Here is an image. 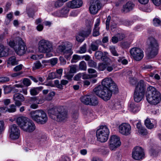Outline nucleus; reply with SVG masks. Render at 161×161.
<instances>
[{"mask_svg":"<svg viewBox=\"0 0 161 161\" xmlns=\"http://www.w3.org/2000/svg\"><path fill=\"white\" fill-rule=\"evenodd\" d=\"M48 114L50 118L57 122H64L67 118V112L60 106H55L49 108L48 110Z\"/></svg>","mask_w":161,"mask_h":161,"instance_id":"obj_1","label":"nucleus"},{"mask_svg":"<svg viewBox=\"0 0 161 161\" xmlns=\"http://www.w3.org/2000/svg\"><path fill=\"white\" fill-rule=\"evenodd\" d=\"M147 45L148 47L146 52L147 58L148 59L153 58L158 53V42L153 37H149L148 39Z\"/></svg>","mask_w":161,"mask_h":161,"instance_id":"obj_2","label":"nucleus"},{"mask_svg":"<svg viewBox=\"0 0 161 161\" xmlns=\"http://www.w3.org/2000/svg\"><path fill=\"white\" fill-rule=\"evenodd\" d=\"M146 96L147 101L151 105H156L159 103L161 100V94L152 86L147 87Z\"/></svg>","mask_w":161,"mask_h":161,"instance_id":"obj_3","label":"nucleus"},{"mask_svg":"<svg viewBox=\"0 0 161 161\" xmlns=\"http://www.w3.org/2000/svg\"><path fill=\"white\" fill-rule=\"evenodd\" d=\"M30 115L32 119L38 124H44L47 121V115L42 110L32 111L30 112Z\"/></svg>","mask_w":161,"mask_h":161,"instance_id":"obj_4","label":"nucleus"},{"mask_svg":"<svg viewBox=\"0 0 161 161\" xmlns=\"http://www.w3.org/2000/svg\"><path fill=\"white\" fill-rule=\"evenodd\" d=\"M9 45L13 48L16 53L19 55L24 54L27 49L25 43L19 37L17 38L15 41H10Z\"/></svg>","mask_w":161,"mask_h":161,"instance_id":"obj_5","label":"nucleus"},{"mask_svg":"<svg viewBox=\"0 0 161 161\" xmlns=\"http://www.w3.org/2000/svg\"><path fill=\"white\" fill-rule=\"evenodd\" d=\"M94 93L105 101L109 100L111 98L113 91L108 89L103 88V86L99 85L93 89Z\"/></svg>","mask_w":161,"mask_h":161,"instance_id":"obj_6","label":"nucleus"},{"mask_svg":"<svg viewBox=\"0 0 161 161\" xmlns=\"http://www.w3.org/2000/svg\"><path fill=\"white\" fill-rule=\"evenodd\" d=\"M109 132L106 126H101L96 131V136L98 141L101 142H106L108 139Z\"/></svg>","mask_w":161,"mask_h":161,"instance_id":"obj_7","label":"nucleus"},{"mask_svg":"<svg viewBox=\"0 0 161 161\" xmlns=\"http://www.w3.org/2000/svg\"><path fill=\"white\" fill-rule=\"evenodd\" d=\"M103 88L111 90L113 91L114 93H116L118 91L116 84L111 78H106L102 82V85Z\"/></svg>","mask_w":161,"mask_h":161,"instance_id":"obj_8","label":"nucleus"},{"mask_svg":"<svg viewBox=\"0 0 161 161\" xmlns=\"http://www.w3.org/2000/svg\"><path fill=\"white\" fill-rule=\"evenodd\" d=\"M38 50L40 52L42 53L50 52L52 49V45L49 41L42 40L39 42Z\"/></svg>","mask_w":161,"mask_h":161,"instance_id":"obj_9","label":"nucleus"},{"mask_svg":"<svg viewBox=\"0 0 161 161\" xmlns=\"http://www.w3.org/2000/svg\"><path fill=\"white\" fill-rule=\"evenodd\" d=\"M80 100L82 103L87 105L96 106L98 103L97 97L92 95L82 97Z\"/></svg>","mask_w":161,"mask_h":161,"instance_id":"obj_10","label":"nucleus"},{"mask_svg":"<svg viewBox=\"0 0 161 161\" xmlns=\"http://www.w3.org/2000/svg\"><path fill=\"white\" fill-rule=\"evenodd\" d=\"M132 155L134 159L139 160L144 158L145 156L144 149L139 146H137L134 148Z\"/></svg>","mask_w":161,"mask_h":161,"instance_id":"obj_11","label":"nucleus"},{"mask_svg":"<svg viewBox=\"0 0 161 161\" xmlns=\"http://www.w3.org/2000/svg\"><path fill=\"white\" fill-rule=\"evenodd\" d=\"M104 5L102 4L99 0H92L89 8L90 13L95 14L100 10Z\"/></svg>","mask_w":161,"mask_h":161,"instance_id":"obj_12","label":"nucleus"},{"mask_svg":"<svg viewBox=\"0 0 161 161\" xmlns=\"http://www.w3.org/2000/svg\"><path fill=\"white\" fill-rule=\"evenodd\" d=\"M131 56L136 61L141 60L144 56L143 52L140 48L133 47L130 51Z\"/></svg>","mask_w":161,"mask_h":161,"instance_id":"obj_13","label":"nucleus"},{"mask_svg":"<svg viewBox=\"0 0 161 161\" xmlns=\"http://www.w3.org/2000/svg\"><path fill=\"white\" fill-rule=\"evenodd\" d=\"M109 143V147L111 150H115L121 144L119 137L115 135H112L110 137Z\"/></svg>","mask_w":161,"mask_h":161,"instance_id":"obj_14","label":"nucleus"},{"mask_svg":"<svg viewBox=\"0 0 161 161\" xmlns=\"http://www.w3.org/2000/svg\"><path fill=\"white\" fill-rule=\"evenodd\" d=\"M9 128L10 130V138L12 139H18L19 136L20 130L16 125L14 124L11 125Z\"/></svg>","mask_w":161,"mask_h":161,"instance_id":"obj_15","label":"nucleus"},{"mask_svg":"<svg viewBox=\"0 0 161 161\" xmlns=\"http://www.w3.org/2000/svg\"><path fill=\"white\" fill-rule=\"evenodd\" d=\"M119 131L121 134L125 136H128L131 132V127L128 124L123 123L119 127Z\"/></svg>","mask_w":161,"mask_h":161,"instance_id":"obj_16","label":"nucleus"},{"mask_svg":"<svg viewBox=\"0 0 161 161\" xmlns=\"http://www.w3.org/2000/svg\"><path fill=\"white\" fill-rule=\"evenodd\" d=\"M72 47V44L71 43L66 42H63L61 45L58 46V50L60 52L63 54L65 52H67V50L71 49Z\"/></svg>","mask_w":161,"mask_h":161,"instance_id":"obj_17","label":"nucleus"},{"mask_svg":"<svg viewBox=\"0 0 161 161\" xmlns=\"http://www.w3.org/2000/svg\"><path fill=\"white\" fill-rule=\"evenodd\" d=\"M14 100L15 105L18 107L22 105V102L25 100L23 95L19 93H15L13 96Z\"/></svg>","mask_w":161,"mask_h":161,"instance_id":"obj_18","label":"nucleus"},{"mask_svg":"<svg viewBox=\"0 0 161 161\" xmlns=\"http://www.w3.org/2000/svg\"><path fill=\"white\" fill-rule=\"evenodd\" d=\"M36 126L34 123L32 122L28 121L22 130L28 132H31L35 129Z\"/></svg>","mask_w":161,"mask_h":161,"instance_id":"obj_19","label":"nucleus"},{"mask_svg":"<svg viewBox=\"0 0 161 161\" xmlns=\"http://www.w3.org/2000/svg\"><path fill=\"white\" fill-rule=\"evenodd\" d=\"M69 11L68 7H65L62 8L60 10L54 13L53 14L58 17H66L68 16Z\"/></svg>","mask_w":161,"mask_h":161,"instance_id":"obj_20","label":"nucleus"},{"mask_svg":"<svg viewBox=\"0 0 161 161\" xmlns=\"http://www.w3.org/2000/svg\"><path fill=\"white\" fill-rule=\"evenodd\" d=\"M82 4L83 2L81 0H72L67 3V6L69 7L75 8L80 7Z\"/></svg>","mask_w":161,"mask_h":161,"instance_id":"obj_21","label":"nucleus"},{"mask_svg":"<svg viewBox=\"0 0 161 161\" xmlns=\"http://www.w3.org/2000/svg\"><path fill=\"white\" fill-rule=\"evenodd\" d=\"M146 85L144 81L141 80L136 86L134 91L145 93Z\"/></svg>","mask_w":161,"mask_h":161,"instance_id":"obj_22","label":"nucleus"},{"mask_svg":"<svg viewBox=\"0 0 161 161\" xmlns=\"http://www.w3.org/2000/svg\"><path fill=\"white\" fill-rule=\"evenodd\" d=\"M100 24V19L97 18L96 19L94 28L93 30L92 35L93 36L97 37L99 36L100 34L99 32L100 27H99Z\"/></svg>","mask_w":161,"mask_h":161,"instance_id":"obj_23","label":"nucleus"},{"mask_svg":"<svg viewBox=\"0 0 161 161\" xmlns=\"http://www.w3.org/2000/svg\"><path fill=\"white\" fill-rule=\"evenodd\" d=\"M144 93L134 91V98L135 102L138 103L140 102L144 98Z\"/></svg>","mask_w":161,"mask_h":161,"instance_id":"obj_24","label":"nucleus"},{"mask_svg":"<svg viewBox=\"0 0 161 161\" xmlns=\"http://www.w3.org/2000/svg\"><path fill=\"white\" fill-rule=\"evenodd\" d=\"M134 7V4L131 2H128L125 5L123 6L122 11L124 13H127L131 10Z\"/></svg>","mask_w":161,"mask_h":161,"instance_id":"obj_25","label":"nucleus"},{"mask_svg":"<svg viewBox=\"0 0 161 161\" xmlns=\"http://www.w3.org/2000/svg\"><path fill=\"white\" fill-rule=\"evenodd\" d=\"M28 121L27 118L25 117H19L16 119V122L21 129Z\"/></svg>","mask_w":161,"mask_h":161,"instance_id":"obj_26","label":"nucleus"},{"mask_svg":"<svg viewBox=\"0 0 161 161\" xmlns=\"http://www.w3.org/2000/svg\"><path fill=\"white\" fill-rule=\"evenodd\" d=\"M88 23L89 25L87 29L79 32L80 34L84 37H88L91 34L92 31L91 25H90L91 22L88 21Z\"/></svg>","mask_w":161,"mask_h":161,"instance_id":"obj_27","label":"nucleus"},{"mask_svg":"<svg viewBox=\"0 0 161 161\" xmlns=\"http://www.w3.org/2000/svg\"><path fill=\"white\" fill-rule=\"evenodd\" d=\"M43 87H42L33 88L30 90L31 94L33 96L36 95L38 94L39 92L41 91L43 89Z\"/></svg>","mask_w":161,"mask_h":161,"instance_id":"obj_28","label":"nucleus"},{"mask_svg":"<svg viewBox=\"0 0 161 161\" xmlns=\"http://www.w3.org/2000/svg\"><path fill=\"white\" fill-rule=\"evenodd\" d=\"M129 109L133 113H136L139 110L138 106L134 103H132L130 104Z\"/></svg>","mask_w":161,"mask_h":161,"instance_id":"obj_29","label":"nucleus"},{"mask_svg":"<svg viewBox=\"0 0 161 161\" xmlns=\"http://www.w3.org/2000/svg\"><path fill=\"white\" fill-rule=\"evenodd\" d=\"M8 64L12 65H17L18 64V61L16 60L15 56H12L8 59Z\"/></svg>","mask_w":161,"mask_h":161,"instance_id":"obj_30","label":"nucleus"},{"mask_svg":"<svg viewBox=\"0 0 161 161\" xmlns=\"http://www.w3.org/2000/svg\"><path fill=\"white\" fill-rule=\"evenodd\" d=\"M116 67V65L114 63H112L111 64L110 63H107V70L108 72H111L115 69Z\"/></svg>","mask_w":161,"mask_h":161,"instance_id":"obj_31","label":"nucleus"},{"mask_svg":"<svg viewBox=\"0 0 161 161\" xmlns=\"http://www.w3.org/2000/svg\"><path fill=\"white\" fill-rule=\"evenodd\" d=\"M8 55V53L5 50L4 46L0 45V57L6 56Z\"/></svg>","mask_w":161,"mask_h":161,"instance_id":"obj_32","label":"nucleus"},{"mask_svg":"<svg viewBox=\"0 0 161 161\" xmlns=\"http://www.w3.org/2000/svg\"><path fill=\"white\" fill-rule=\"evenodd\" d=\"M145 124L146 126L148 129H151L154 127V124L151 122L150 119H146L145 121Z\"/></svg>","mask_w":161,"mask_h":161,"instance_id":"obj_33","label":"nucleus"},{"mask_svg":"<svg viewBox=\"0 0 161 161\" xmlns=\"http://www.w3.org/2000/svg\"><path fill=\"white\" fill-rule=\"evenodd\" d=\"M107 63H100L98 64V69L99 71H104L107 68Z\"/></svg>","mask_w":161,"mask_h":161,"instance_id":"obj_34","label":"nucleus"},{"mask_svg":"<svg viewBox=\"0 0 161 161\" xmlns=\"http://www.w3.org/2000/svg\"><path fill=\"white\" fill-rule=\"evenodd\" d=\"M87 66L86 62L84 61H81L79 64V68L80 69L83 70H86Z\"/></svg>","mask_w":161,"mask_h":161,"instance_id":"obj_35","label":"nucleus"},{"mask_svg":"<svg viewBox=\"0 0 161 161\" xmlns=\"http://www.w3.org/2000/svg\"><path fill=\"white\" fill-rule=\"evenodd\" d=\"M67 50V52H65V53L63 54L64 55L65 58L67 59H68L70 58L73 52L71 51V49H70Z\"/></svg>","mask_w":161,"mask_h":161,"instance_id":"obj_36","label":"nucleus"},{"mask_svg":"<svg viewBox=\"0 0 161 161\" xmlns=\"http://www.w3.org/2000/svg\"><path fill=\"white\" fill-rule=\"evenodd\" d=\"M109 49L112 54L114 56H118L119 54L117 52L116 50L115 47L114 46H110Z\"/></svg>","mask_w":161,"mask_h":161,"instance_id":"obj_37","label":"nucleus"},{"mask_svg":"<svg viewBox=\"0 0 161 161\" xmlns=\"http://www.w3.org/2000/svg\"><path fill=\"white\" fill-rule=\"evenodd\" d=\"M117 61L119 63H121L123 64H126L128 63L127 60L125 59L124 57H119Z\"/></svg>","mask_w":161,"mask_h":161,"instance_id":"obj_38","label":"nucleus"},{"mask_svg":"<svg viewBox=\"0 0 161 161\" xmlns=\"http://www.w3.org/2000/svg\"><path fill=\"white\" fill-rule=\"evenodd\" d=\"M42 66L41 63L39 61H37L34 64L33 69L35 70L40 68Z\"/></svg>","mask_w":161,"mask_h":161,"instance_id":"obj_39","label":"nucleus"},{"mask_svg":"<svg viewBox=\"0 0 161 161\" xmlns=\"http://www.w3.org/2000/svg\"><path fill=\"white\" fill-rule=\"evenodd\" d=\"M56 73L52 72L49 73L48 75V77L47 78V80H52L56 78H58V76H57Z\"/></svg>","mask_w":161,"mask_h":161,"instance_id":"obj_40","label":"nucleus"},{"mask_svg":"<svg viewBox=\"0 0 161 161\" xmlns=\"http://www.w3.org/2000/svg\"><path fill=\"white\" fill-rule=\"evenodd\" d=\"M55 95V92H50L46 96L45 99L47 101H50L52 100L53 97Z\"/></svg>","mask_w":161,"mask_h":161,"instance_id":"obj_41","label":"nucleus"},{"mask_svg":"<svg viewBox=\"0 0 161 161\" xmlns=\"http://www.w3.org/2000/svg\"><path fill=\"white\" fill-rule=\"evenodd\" d=\"M16 106L15 105H11L9 106V108H7L8 112L9 113H13L15 112L16 111Z\"/></svg>","mask_w":161,"mask_h":161,"instance_id":"obj_42","label":"nucleus"},{"mask_svg":"<svg viewBox=\"0 0 161 161\" xmlns=\"http://www.w3.org/2000/svg\"><path fill=\"white\" fill-rule=\"evenodd\" d=\"M99 150V152L103 155H106L109 153L108 149L104 147L100 149Z\"/></svg>","mask_w":161,"mask_h":161,"instance_id":"obj_43","label":"nucleus"},{"mask_svg":"<svg viewBox=\"0 0 161 161\" xmlns=\"http://www.w3.org/2000/svg\"><path fill=\"white\" fill-rule=\"evenodd\" d=\"M81 57L77 55H74L73 56L71 60L72 63H76L78 60L80 59Z\"/></svg>","mask_w":161,"mask_h":161,"instance_id":"obj_44","label":"nucleus"},{"mask_svg":"<svg viewBox=\"0 0 161 161\" xmlns=\"http://www.w3.org/2000/svg\"><path fill=\"white\" fill-rule=\"evenodd\" d=\"M88 71L89 73L94 74L91 75L92 77H96L97 76V75L96 73V71L94 69H89Z\"/></svg>","mask_w":161,"mask_h":161,"instance_id":"obj_45","label":"nucleus"},{"mask_svg":"<svg viewBox=\"0 0 161 161\" xmlns=\"http://www.w3.org/2000/svg\"><path fill=\"white\" fill-rule=\"evenodd\" d=\"M76 39L78 42H81L84 40V37L82 36H81L79 32L76 36Z\"/></svg>","mask_w":161,"mask_h":161,"instance_id":"obj_46","label":"nucleus"},{"mask_svg":"<svg viewBox=\"0 0 161 161\" xmlns=\"http://www.w3.org/2000/svg\"><path fill=\"white\" fill-rule=\"evenodd\" d=\"M153 24L155 26L161 25V21L158 18H155L153 20Z\"/></svg>","mask_w":161,"mask_h":161,"instance_id":"obj_47","label":"nucleus"},{"mask_svg":"<svg viewBox=\"0 0 161 161\" xmlns=\"http://www.w3.org/2000/svg\"><path fill=\"white\" fill-rule=\"evenodd\" d=\"M103 56V53L100 51H97L95 53V56L96 58L99 59H101Z\"/></svg>","mask_w":161,"mask_h":161,"instance_id":"obj_48","label":"nucleus"},{"mask_svg":"<svg viewBox=\"0 0 161 161\" xmlns=\"http://www.w3.org/2000/svg\"><path fill=\"white\" fill-rule=\"evenodd\" d=\"M130 43L127 42H124L121 43V47L123 48L127 49L130 47Z\"/></svg>","mask_w":161,"mask_h":161,"instance_id":"obj_49","label":"nucleus"},{"mask_svg":"<svg viewBox=\"0 0 161 161\" xmlns=\"http://www.w3.org/2000/svg\"><path fill=\"white\" fill-rule=\"evenodd\" d=\"M89 66L91 67L96 68L97 65V63L92 60H91L88 62Z\"/></svg>","mask_w":161,"mask_h":161,"instance_id":"obj_50","label":"nucleus"},{"mask_svg":"<svg viewBox=\"0 0 161 161\" xmlns=\"http://www.w3.org/2000/svg\"><path fill=\"white\" fill-rule=\"evenodd\" d=\"M86 51V44H84L82 46L80 47L79 53H85Z\"/></svg>","mask_w":161,"mask_h":161,"instance_id":"obj_51","label":"nucleus"},{"mask_svg":"<svg viewBox=\"0 0 161 161\" xmlns=\"http://www.w3.org/2000/svg\"><path fill=\"white\" fill-rule=\"evenodd\" d=\"M27 13L28 16L30 17H32L34 14V11L33 8H30L27 9Z\"/></svg>","mask_w":161,"mask_h":161,"instance_id":"obj_52","label":"nucleus"},{"mask_svg":"<svg viewBox=\"0 0 161 161\" xmlns=\"http://www.w3.org/2000/svg\"><path fill=\"white\" fill-rule=\"evenodd\" d=\"M98 45L96 44L95 43L93 42L91 44L90 48L93 51H96L98 50Z\"/></svg>","mask_w":161,"mask_h":161,"instance_id":"obj_53","label":"nucleus"},{"mask_svg":"<svg viewBox=\"0 0 161 161\" xmlns=\"http://www.w3.org/2000/svg\"><path fill=\"white\" fill-rule=\"evenodd\" d=\"M64 2L62 1L57 0L55 3L54 6L56 8H58L62 6Z\"/></svg>","mask_w":161,"mask_h":161,"instance_id":"obj_54","label":"nucleus"},{"mask_svg":"<svg viewBox=\"0 0 161 161\" xmlns=\"http://www.w3.org/2000/svg\"><path fill=\"white\" fill-rule=\"evenodd\" d=\"M138 133L142 135H145L147 134V130L144 128H142L138 130Z\"/></svg>","mask_w":161,"mask_h":161,"instance_id":"obj_55","label":"nucleus"},{"mask_svg":"<svg viewBox=\"0 0 161 161\" xmlns=\"http://www.w3.org/2000/svg\"><path fill=\"white\" fill-rule=\"evenodd\" d=\"M58 59L57 58H54L51 59L48 61V63H50L52 65H54L57 63Z\"/></svg>","mask_w":161,"mask_h":161,"instance_id":"obj_56","label":"nucleus"},{"mask_svg":"<svg viewBox=\"0 0 161 161\" xmlns=\"http://www.w3.org/2000/svg\"><path fill=\"white\" fill-rule=\"evenodd\" d=\"M111 19L110 16H108L106 21V28L107 30H108L109 29L110 21Z\"/></svg>","mask_w":161,"mask_h":161,"instance_id":"obj_57","label":"nucleus"},{"mask_svg":"<svg viewBox=\"0 0 161 161\" xmlns=\"http://www.w3.org/2000/svg\"><path fill=\"white\" fill-rule=\"evenodd\" d=\"M23 83L26 86H29L31 84L30 80L27 78H24L23 80Z\"/></svg>","mask_w":161,"mask_h":161,"instance_id":"obj_58","label":"nucleus"},{"mask_svg":"<svg viewBox=\"0 0 161 161\" xmlns=\"http://www.w3.org/2000/svg\"><path fill=\"white\" fill-rule=\"evenodd\" d=\"M101 60L103 61V63H110L111 60L108 57L106 56H103L101 58Z\"/></svg>","mask_w":161,"mask_h":161,"instance_id":"obj_59","label":"nucleus"},{"mask_svg":"<svg viewBox=\"0 0 161 161\" xmlns=\"http://www.w3.org/2000/svg\"><path fill=\"white\" fill-rule=\"evenodd\" d=\"M9 81V78L7 77H0V82L4 83Z\"/></svg>","mask_w":161,"mask_h":161,"instance_id":"obj_60","label":"nucleus"},{"mask_svg":"<svg viewBox=\"0 0 161 161\" xmlns=\"http://www.w3.org/2000/svg\"><path fill=\"white\" fill-rule=\"evenodd\" d=\"M4 123L3 121L0 120V134L4 130Z\"/></svg>","mask_w":161,"mask_h":161,"instance_id":"obj_61","label":"nucleus"},{"mask_svg":"<svg viewBox=\"0 0 161 161\" xmlns=\"http://www.w3.org/2000/svg\"><path fill=\"white\" fill-rule=\"evenodd\" d=\"M137 80L136 79L133 78H130V83L132 85H134L136 84L137 82Z\"/></svg>","mask_w":161,"mask_h":161,"instance_id":"obj_62","label":"nucleus"},{"mask_svg":"<svg viewBox=\"0 0 161 161\" xmlns=\"http://www.w3.org/2000/svg\"><path fill=\"white\" fill-rule=\"evenodd\" d=\"M23 65L22 64H20L15 67L13 70L15 71H18L20 70L22 68Z\"/></svg>","mask_w":161,"mask_h":161,"instance_id":"obj_63","label":"nucleus"},{"mask_svg":"<svg viewBox=\"0 0 161 161\" xmlns=\"http://www.w3.org/2000/svg\"><path fill=\"white\" fill-rule=\"evenodd\" d=\"M69 72L73 74L76 72V68L75 65H72L70 66Z\"/></svg>","mask_w":161,"mask_h":161,"instance_id":"obj_64","label":"nucleus"}]
</instances>
